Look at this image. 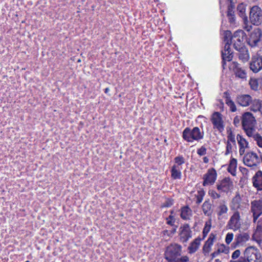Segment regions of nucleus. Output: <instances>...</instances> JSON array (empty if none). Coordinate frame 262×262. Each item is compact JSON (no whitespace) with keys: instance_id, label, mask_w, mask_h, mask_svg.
I'll list each match as a JSON object with an SVG mask.
<instances>
[{"instance_id":"obj_55","label":"nucleus","mask_w":262,"mask_h":262,"mask_svg":"<svg viewBox=\"0 0 262 262\" xmlns=\"http://www.w3.org/2000/svg\"><path fill=\"white\" fill-rule=\"evenodd\" d=\"M110 91V89L108 88H106V89H105L104 90V92L105 93H107Z\"/></svg>"},{"instance_id":"obj_36","label":"nucleus","mask_w":262,"mask_h":262,"mask_svg":"<svg viewBox=\"0 0 262 262\" xmlns=\"http://www.w3.org/2000/svg\"><path fill=\"white\" fill-rule=\"evenodd\" d=\"M219 254L221 253H228L229 252V249L228 248H226V246L222 244L220 246H219L218 249L216 251Z\"/></svg>"},{"instance_id":"obj_57","label":"nucleus","mask_w":262,"mask_h":262,"mask_svg":"<svg viewBox=\"0 0 262 262\" xmlns=\"http://www.w3.org/2000/svg\"><path fill=\"white\" fill-rule=\"evenodd\" d=\"M243 169L244 171L247 170V169L245 168H243Z\"/></svg>"},{"instance_id":"obj_24","label":"nucleus","mask_w":262,"mask_h":262,"mask_svg":"<svg viewBox=\"0 0 262 262\" xmlns=\"http://www.w3.org/2000/svg\"><path fill=\"white\" fill-rule=\"evenodd\" d=\"M201 238H197L195 239L188 247V249L189 253H193L196 251L198 249L199 246L200 245Z\"/></svg>"},{"instance_id":"obj_34","label":"nucleus","mask_w":262,"mask_h":262,"mask_svg":"<svg viewBox=\"0 0 262 262\" xmlns=\"http://www.w3.org/2000/svg\"><path fill=\"white\" fill-rule=\"evenodd\" d=\"M227 16L230 23H234L235 21L234 12L233 7L230 6L228 7Z\"/></svg>"},{"instance_id":"obj_30","label":"nucleus","mask_w":262,"mask_h":262,"mask_svg":"<svg viewBox=\"0 0 262 262\" xmlns=\"http://www.w3.org/2000/svg\"><path fill=\"white\" fill-rule=\"evenodd\" d=\"M238 51L239 52L238 54L239 59L242 60L244 62L247 61L249 59V55L248 50L244 47L241 51Z\"/></svg>"},{"instance_id":"obj_23","label":"nucleus","mask_w":262,"mask_h":262,"mask_svg":"<svg viewBox=\"0 0 262 262\" xmlns=\"http://www.w3.org/2000/svg\"><path fill=\"white\" fill-rule=\"evenodd\" d=\"M225 46H224V50L222 52V56L223 58V66H224L225 63V61H231L232 60V57L230 55H228V56H226V52L230 51V46L231 43H228L227 42H225Z\"/></svg>"},{"instance_id":"obj_6","label":"nucleus","mask_w":262,"mask_h":262,"mask_svg":"<svg viewBox=\"0 0 262 262\" xmlns=\"http://www.w3.org/2000/svg\"><path fill=\"white\" fill-rule=\"evenodd\" d=\"M244 36L245 32L242 30H237L234 33L232 43H233V47L236 50L241 51L244 47L243 45Z\"/></svg>"},{"instance_id":"obj_50","label":"nucleus","mask_w":262,"mask_h":262,"mask_svg":"<svg viewBox=\"0 0 262 262\" xmlns=\"http://www.w3.org/2000/svg\"><path fill=\"white\" fill-rule=\"evenodd\" d=\"M257 236V232H255V233H254L253 234V236H252V239L254 241H256V242H258V240L256 238V237Z\"/></svg>"},{"instance_id":"obj_26","label":"nucleus","mask_w":262,"mask_h":262,"mask_svg":"<svg viewBox=\"0 0 262 262\" xmlns=\"http://www.w3.org/2000/svg\"><path fill=\"white\" fill-rule=\"evenodd\" d=\"M237 167V160L234 158L230 160V164L228 167V171L233 176H235Z\"/></svg>"},{"instance_id":"obj_45","label":"nucleus","mask_w":262,"mask_h":262,"mask_svg":"<svg viewBox=\"0 0 262 262\" xmlns=\"http://www.w3.org/2000/svg\"><path fill=\"white\" fill-rule=\"evenodd\" d=\"M173 204V201L170 199L167 200L163 204V207H169Z\"/></svg>"},{"instance_id":"obj_28","label":"nucleus","mask_w":262,"mask_h":262,"mask_svg":"<svg viewBox=\"0 0 262 262\" xmlns=\"http://www.w3.org/2000/svg\"><path fill=\"white\" fill-rule=\"evenodd\" d=\"M249 235L247 233H243L238 234L236 238V243L237 244H242L249 240Z\"/></svg>"},{"instance_id":"obj_21","label":"nucleus","mask_w":262,"mask_h":262,"mask_svg":"<svg viewBox=\"0 0 262 262\" xmlns=\"http://www.w3.org/2000/svg\"><path fill=\"white\" fill-rule=\"evenodd\" d=\"M202 210L205 215L210 216L213 212V207L209 201H205L202 205Z\"/></svg>"},{"instance_id":"obj_20","label":"nucleus","mask_w":262,"mask_h":262,"mask_svg":"<svg viewBox=\"0 0 262 262\" xmlns=\"http://www.w3.org/2000/svg\"><path fill=\"white\" fill-rule=\"evenodd\" d=\"M233 68H234V73L236 77L242 79H245L246 78L247 74L245 71L239 67L238 63L233 62Z\"/></svg>"},{"instance_id":"obj_29","label":"nucleus","mask_w":262,"mask_h":262,"mask_svg":"<svg viewBox=\"0 0 262 262\" xmlns=\"http://www.w3.org/2000/svg\"><path fill=\"white\" fill-rule=\"evenodd\" d=\"M191 215V210L188 207L185 206L182 208L181 217L185 220L189 219Z\"/></svg>"},{"instance_id":"obj_5","label":"nucleus","mask_w":262,"mask_h":262,"mask_svg":"<svg viewBox=\"0 0 262 262\" xmlns=\"http://www.w3.org/2000/svg\"><path fill=\"white\" fill-rule=\"evenodd\" d=\"M251 23L254 25H258L262 22V11L257 6H253L251 8L249 15Z\"/></svg>"},{"instance_id":"obj_27","label":"nucleus","mask_w":262,"mask_h":262,"mask_svg":"<svg viewBox=\"0 0 262 262\" xmlns=\"http://www.w3.org/2000/svg\"><path fill=\"white\" fill-rule=\"evenodd\" d=\"M171 177L174 179H180L181 172L180 167L178 165H174L171 168Z\"/></svg>"},{"instance_id":"obj_43","label":"nucleus","mask_w":262,"mask_h":262,"mask_svg":"<svg viewBox=\"0 0 262 262\" xmlns=\"http://www.w3.org/2000/svg\"><path fill=\"white\" fill-rule=\"evenodd\" d=\"M241 119H242V118H241L239 117H238L237 116L235 117L234 118V120H233L234 125L236 127L239 126L241 125Z\"/></svg>"},{"instance_id":"obj_4","label":"nucleus","mask_w":262,"mask_h":262,"mask_svg":"<svg viewBox=\"0 0 262 262\" xmlns=\"http://www.w3.org/2000/svg\"><path fill=\"white\" fill-rule=\"evenodd\" d=\"M243 161L244 164L248 167L256 166L260 164L259 157L252 151L246 153L243 158Z\"/></svg>"},{"instance_id":"obj_47","label":"nucleus","mask_w":262,"mask_h":262,"mask_svg":"<svg viewBox=\"0 0 262 262\" xmlns=\"http://www.w3.org/2000/svg\"><path fill=\"white\" fill-rule=\"evenodd\" d=\"M241 252L239 250H236L232 255V258L233 259L237 258L240 255Z\"/></svg>"},{"instance_id":"obj_11","label":"nucleus","mask_w":262,"mask_h":262,"mask_svg":"<svg viewBox=\"0 0 262 262\" xmlns=\"http://www.w3.org/2000/svg\"><path fill=\"white\" fill-rule=\"evenodd\" d=\"M203 186L212 185L216 179V172L214 169H209L207 172L204 175Z\"/></svg>"},{"instance_id":"obj_1","label":"nucleus","mask_w":262,"mask_h":262,"mask_svg":"<svg viewBox=\"0 0 262 262\" xmlns=\"http://www.w3.org/2000/svg\"><path fill=\"white\" fill-rule=\"evenodd\" d=\"M255 123L256 120L252 114L250 112L243 114L242 117V125L248 136L253 135V133L255 132L256 130L254 128Z\"/></svg>"},{"instance_id":"obj_39","label":"nucleus","mask_w":262,"mask_h":262,"mask_svg":"<svg viewBox=\"0 0 262 262\" xmlns=\"http://www.w3.org/2000/svg\"><path fill=\"white\" fill-rule=\"evenodd\" d=\"M209 194L213 199H219L221 197V195L219 193H217L213 190L209 191Z\"/></svg>"},{"instance_id":"obj_48","label":"nucleus","mask_w":262,"mask_h":262,"mask_svg":"<svg viewBox=\"0 0 262 262\" xmlns=\"http://www.w3.org/2000/svg\"><path fill=\"white\" fill-rule=\"evenodd\" d=\"M169 218L170 219V220L167 221V223L168 225L173 226V223H174V221H175V219L174 218V217L173 216H172L171 215L169 216Z\"/></svg>"},{"instance_id":"obj_19","label":"nucleus","mask_w":262,"mask_h":262,"mask_svg":"<svg viewBox=\"0 0 262 262\" xmlns=\"http://www.w3.org/2000/svg\"><path fill=\"white\" fill-rule=\"evenodd\" d=\"M215 237V236L214 234H210L208 239L205 242L203 248V251L205 255L208 254L210 252L211 249V246L213 244Z\"/></svg>"},{"instance_id":"obj_35","label":"nucleus","mask_w":262,"mask_h":262,"mask_svg":"<svg viewBox=\"0 0 262 262\" xmlns=\"http://www.w3.org/2000/svg\"><path fill=\"white\" fill-rule=\"evenodd\" d=\"M232 33L230 31H226L224 32V41L228 43H232Z\"/></svg>"},{"instance_id":"obj_14","label":"nucleus","mask_w":262,"mask_h":262,"mask_svg":"<svg viewBox=\"0 0 262 262\" xmlns=\"http://www.w3.org/2000/svg\"><path fill=\"white\" fill-rule=\"evenodd\" d=\"M242 199L239 194L236 195L232 200L230 203V209L234 212L239 211L238 210H242L243 204Z\"/></svg>"},{"instance_id":"obj_58","label":"nucleus","mask_w":262,"mask_h":262,"mask_svg":"<svg viewBox=\"0 0 262 262\" xmlns=\"http://www.w3.org/2000/svg\"><path fill=\"white\" fill-rule=\"evenodd\" d=\"M216 261L217 262H221V261H220V260H219V259H216Z\"/></svg>"},{"instance_id":"obj_13","label":"nucleus","mask_w":262,"mask_h":262,"mask_svg":"<svg viewBox=\"0 0 262 262\" xmlns=\"http://www.w3.org/2000/svg\"><path fill=\"white\" fill-rule=\"evenodd\" d=\"M250 69L254 73H257L262 69V57L254 56L250 64Z\"/></svg>"},{"instance_id":"obj_7","label":"nucleus","mask_w":262,"mask_h":262,"mask_svg":"<svg viewBox=\"0 0 262 262\" xmlns=\"http://www.w3.org/2000/svg\"><path fill=\"white\" fill-rule=\"evenodd\" d=\"M242 225V219L239 211L234 212L227 223L229 229L236 231L238 230Z\"/></svg>"},{"instance_id":"obj_49","label":"nucleus","mask_w":262,"mask_h":262,"mask_svg":"<svg viewBox=\"0 0 262 262\" xmlns=\"http://www.w3.org/2000/svg\"><path fill=\"white\" fill-rule=\"evenodd\" d=\"M202 200H203V195H198L196 196V203L197 204H200V203H201Z\"/></svg>"},{"instance_id":"obj_54","label":"nucleus","mask_w":262,"mask_h":262,"mask_svg":"<svg viewBox=\"0 0 262 262\" xmlns=\"http://www.w3.org/2000/svg\"><path fill=\"white\" fill-rule=\"evenodd\" d=\"M203 160H204V162L205 163H207L208 162V158L207 157H204L203 158Z\"/></svg>"},{"instance_id":"obj_2","label":"nucleus","mask_w":262,"mask_h":262,"mask_svg":"<svg viewBox=\"0 0 262 262\" xmlns=\"http://www.w3.org/2000/svg\"><path fill=\"white\" fill-rule=\"evenodd\" d=\"M204 135V132L201 131L198 127H194L192 129L187 127L183 130V138L185 141L192 142L193 140L198 141L202 139Z\"/></svg>"},{"instance_id":"obj_3","label":"nucleus","mask_w":262,"mask_h":262,"mask_svg":"<svg viewBox=\"0 0 262 262\" xmlns=\"http://www.w3.org/2000/svg\"><path fill=\"white\" fill-rule=\"evenodd\" d=\"M246 262H260L261 256L259 250L253 246L247 248L244 251Z\"/></svg>"},{"instance_id":"obj_18","label":"nucleus","mask_w":262,"mask_h":262,"mask_svg":"<svg viewBox=\"0 0 262 262\" xmlns=\"http://www.w3.org/2000/svg\"><path fill=\"white\" fill-rule=\"evenodd\" d=\"M253 186L257 190H262V171L258 170L252 178Z\"/></svg>"},{"instance_id":"obj_9","label":"nucleus","mask_w":262,"mask_h":262,"mask_svg":"<svg viewBox=\"0 0 262 262\" xmlns=\"http://www.w3.org/2000/svg\"><path fill=\"white\" fill-rule=\"evenodd\" d=\"M211 122L213 125V128L217 129L220 132H222L224 129L222 115L217 112L213 113L211 118Z\"/></svg>"},{"instance_id":"obj_32","label":"nucleus","mask_w":262,"mask_h":262,"mask_svg":"<svg viewBox=\"0 0 262 262\" xmlns=\"http://www.w3.org/2000/svg\"><path fill=\"white\" fill-rule=\"evenodd\" d=\"M225 102L227 105L230 107V110L231 112H235L236 111V105L229 96L226 97Z\"/></svg>"},{"instance_id":"obj_12","label":"nucleus","mask_w":262,"mask_h":262,"mask_svg":"<svg viewBox=\"0 0 262 262\" xmlns=\"http://www.w3.org/2000/svg\"><path fill=\"white\" fill-rule=\"evenodd\" d=\"M216 186L218 190L228 192L232 188L233 183L229 178H226L217 183Z\"/></svg>"},{"instance_id":"obj_51","label":"nucleus","mask_w":262,"mask_h":262,"mask_svg":"<svg viewBox=\"0 0 262 262\" xmlns=\"http://www.w3.org/2000/svg\"><path fill=\"white\" fill-rule=\"evenodd\" d=\"M219 254L218 252L216 251L211 254L212 258L215 257Z\"/></svg>"},{"instance_id":"obj_46","label":"nucleus","mask_w":262,"mask_h":262,"mask_svg":"<svg viewBox=\"0 0 262 262\" xmlns=\"http://www.w3.org/2000/svg\"><path fill=\"white\" fill-rule=\"evenodd\" d=\"M210 229V225H209L208 227H207V223H206L205 225V227H204V228L203 229V231L204 236H206V235L209 231Z\"/></svg>"},{"instance_id":"obj_8","label":"nucleus","mask_w":262,"mask_h":262,"mask_svg":"<svg viewBox=\"0 0 262 262\" xmlns=\"http://www.w3.org/2000/svg\"><path fill=\"white\" fill-rule=\"evenodd\" d=\"M251 212L253 214V222L255 223L257 219L262 214L261 200H254L251 202Z\"/></svg>"},{"instance_id":"obj_41","label":"nucleus","mask_w":262,"mask_h":262,"mask_svg":"<svg viewBox=\"0 0 262 262\" xmlns=\"http://www.w3.org/2000/svg\"><path fill=\"white\" fill-rule=\"evenodd\" d=\"M233 238V234L232 233H228L226 235L225 241L227 244H229L232 241Z\"/></svg>"},{"instance_id":"obj_38","label":"nucleus","mask_w":262,"mask_h":262,"mask_svg":"<svg viewBox=\"0 0 262 262\" xmlns=\"http://www.w3.org/2000/svg\"><path fill=\"white\" fill-rule=\"evenodd\" d=\"M227 142H231L235 144V136L232 132H230L228 133L227 136Z\"/></svg>"},{"instance_id":"obj_53","label":"nucleus","mask_w":262,"mask_h":262,"mask_svg":"<svg viewBox=\"0 0 262 262\" xmlns=\"http://www.w3.org/2000/svg\"><path fill=\"white\" fill-rule=\"evenodd\" d=\"M230 262H246V261L244 259L241 258L239 259H238L237 260L230 261Z\"/></svg>"},{"instance_id":"obj_25","label":"nucleus","mask_w":262,"mask_h":262,"mask_svg":"<svg viewBox=\"0 0 262 262\" xmlns=\"http://www.w3.org/2000/svg\"><path fill=\"white\" fill-rule=\"evenodd\" d=\"M250 103H251L250 109L252 111L256 112L260 111L262 105L261 100L256 99H254L253 100L251 99V102Z\"/></svg>"},{"instance_id":"obj_31","label":"nucleus","mask_w":262,"mask_h":262,"mask_svg":"<svg viewBox=\"0 0 262 262\" xmlns=\"http://www.w3.org/2000/svg\"><path fill=\"white\" fill-rule=\"evenodd\" d=\"M237 10L238 11L239 15L243 18L244 22L248 21V17L245 15L246 8L243 4L238 5Z\"/></svg>"},{"instance_id":"obj_56","label":"nucleus","mask_w":262,"mask_h":262,"mask_svg":"<svg viewBox=\"0 0 262 262\" xmlns=\"http://www.w3.org/2000/svg\"><path fill=\"white\" fill-rule=\"evenodd\" d=\"M177 226H176V227L173 228V232H176V230H177Z\"/></svg>"},{"instance_id":"obj_52","label":"nucleus","mask_w":262,"mask_h":262,"mask_svg":"<svg viewBox=\"0 0 262 262\" xmlns=\"http://www.w3.org/2000/svg\"><path fill=\"white\" fill-rule=\"evenodd\" d=\"M226 54L225 56H228V55H230L232 57V58H233L232 53L230 52V51L226 52Z\"/></svg>"},{"instance_id":"obj_16","label":"nucleus","mask_w":262,"mask_h":262,"mask_svg":"<svg viewBox=\"0 0 262 262\" xmlns=\"http://www.w3.org/2000/svg\"><path fill=\"white\" fill-rule=\"evenodd\" d=\"M236 139L239 146V154L242 156L245 154L246 148H249L248 142L239 134L237 135Z\"/></svg>"},{"instance_id":"obj_40","label":"nucleus","mask_w":262,"mask_h":262,"mask_svg":"<svg viewBox=\"0 0 262 262\" xmlns=\"http://www.w3.org/2000/svg\"><path fill=\"white\" fill-rule=\"evenodd\" d=\"M249 84L251 85L252 89L256 90L258 89V85L256 80H250L249 81Z\"/></svg>"},{"instance_id":"obj_44","label":"nucleus","mask_w":262,"mask_h":262,"mask_svg":"<svg viewBox=\"0 0 262 262\" xmlns=\"http://www.w3.org/2000/svg\"><path fill=\"white\" fill-rule=\"evenodd\" d=\"M197 153L201 156H204L206 154V148L204 146H202L198 150Z\"/></svg>"},{"instance_id":"obj_10","label":"nucleus","mask_w":262,"mask_h":262,"mask_svg":"<svg viewBox=\"0 0 262 262\" xmlns=\"http://www.w3.org/2000/svg\"><path fill=\"white\" fill-rule=\"evenodd\" d=\"M261 31L259 28L253 30L249 35L248 39V44L253 47L257 46V43L260 41L261 37Z\"/></svg>"},{"instance_id":"obj_59","label":"nucleus","mask_w":262,"mask_h":262,"mask_svg":"<svg viewBox=\"0 0 262 262\" xmlns=\"http://www.w3.org/2000/svg\"><path fill=\"white\" fill-rule=\"evenodd\" d=\"M224 94L227 95V92L224 93Z\"/></svg>"},{"instance_id":"obj_37","label":"nucleus","mask_w":262,"mask_h":262,"mask_svg":"<svg viewBox=\"0 0 262 262\" xmlns=\"http://www.w3.org/2000/svg\"><path fill=\"white\" fill-rule=\"evenodd\" d=\"M174 161L176 163L174 165H178L179 167L185 162L184 159L182 156L176 157L174 158Z\"/></svg>"},{"instance_id":"obj_15","label":"nucleus","mask_w":262,"mask_h":262,"mask_svg":"<svg viewBox=\"0 0 262 262\" xmlns=\"http://www.w3.org/2000/svg\"><path fill=\"white\" fill-rule=\"evenodd\" d=\"M191 237V231L188 224L184 225L180 234V239L181 242L186 243Z\"/></svg>"},{"instance_id":"obj_33","label":"nucleus","mask_w":262,"mask_h":262,"mask_svg":"<svg viewBox=\"0 0 262 262\" xmlns=\"http://www.w3.org/2000/svg\"><path fill=\"white\" fill-rule=\"evenodd\" d=\"M249 137H252L256 142L257 145L262 148V137L259 134L255 132L254 133H253V135Z\"/></svg>"},{"instance_id":"obj_22","label":"nucleus","mask_w":262,"mask_h":262,"mask_svg":"<svg viewBox=\"0 0 262 262\" xmlns=\"http://www.w3.org/2000/svg\"><path fill=\"white\" fill-rule=\"evenodd\" d=\"M228 211V208L225 201H222L217 207V215L219 218L223 215L226 214Z\"/></svg>"},{"instance_id":"obj_42","label":"nucleus","mask_w":262,"mask_h":262,"mask_svg":"<svg viewBox=\"0 0 262 262\" xmlns=\"http://www.w3.org/2000/svg\"><path fill=\"white\" fill-rule=\"evenodd\" d=\"M232 146L231 143L229 142H227L225 155H228V154L231 153L232 152Z\"/></svg>"},{"instance_id":"obj_17","label":"nucleus","mask_w":262,"mask_h":262,"mask_svg":"<svg viewBox=\"0 0 262 262\" xmlns=\"http://www.w3.org/2000/svg\"><path fill=\"white\" fill-rule=\"evenodd\" d=\"M251 99L252 98L249 95H240L237 96L236 102L242 106H247L250 104Z\"/></svg>"}]
</instances>
